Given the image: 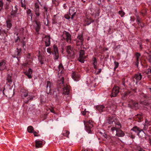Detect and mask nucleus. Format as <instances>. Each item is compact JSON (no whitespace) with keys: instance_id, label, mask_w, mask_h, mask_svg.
<instances>
[{"instance_id":"57","label":"nucleus","mask_w":151,"mask_h":151,"mask_svg":"<svg viewBox=\"0 0 151 151\" xmlns=\"http://www.w3.org/2000/svg\"><path fill=\"white\" fill-rule=\"evenodd\" d=\"M139 151H145L142 148H140V149L139 150Z\"/></svg>"},{"instance_id":"32","label":"nucleus","mask_w":151,"mask_h":151,"mask_svg":"<svg viewBox=\"0 0 151 151\" xmlns=\"http://www.w3.org/2000/svg\"><path fill=\"white\" fill-rule=\"evenodd\" d=\"M5 90V89L4 87L3 88L2 87H1V86H0V94H4V91Z\"/></svg>"},{"instance_id":"9","label":"nucleus","mask_w":151,"mask_h":151,"mask_svg":"<svg viewBox=\"0 0 151 151\" xmlns=\"http://www.w3.org/2000/svg\"><path fill=\"white\" fill-rule=\"evenodd\" d=\"M52 54L54 55L53 57L55 59L57 60L59 58L58 47L57 46L54 45L53 47Z\"/></svg>"},{"instance_id":"27","label":"nucleus","mask_w":151,"mask_h":151,"mask_svg":"<svg viewBox=\"0 0 151 151\" xmlns=\"http://www.w3.org/2000/svg\"><path fill=\"white\" fill-rule=\"evenodd\" d=\"M70 134V132L68 130H64L63 131L62 134L64 136L66 137L67 138H69V134Z\"/></svg>"},{"instance_id":"30","label":"nucleus","mask_w":151,"mask_h":151,"mask_svg":"<svg viewBox=\"0 0 151 151\" xmlns=\"http://www.w3.org/2000/svg\"><path fill=\"white\" fill-rule=\"evenodd\" d=\"M27 13L28 16L31 17V20H32V14L31 10L30 9H28L27 10Z\"/></svg>"},{"instance_id":"22","label":"nucleus","mask_w":151,"mask_h":151,"mask_svg":"<svg viewBox=\"0 0 151 151\" xmlns=\"http://www.w3.org/2000/svg\"><path fill=\"white\" fill-rule=\"evenodd\" d=\"M140 56V54L139 53L137 52L136 53L135 55V56L136 58V62L137 63L136 64V65L137 66V67H138V64H139V58Z\"/></svg>"},{"instance_id":"53","label":"nucleus","mask_w":151,"mask_h":151,"mask_svg":"<svg viewBox=\"0 0 151 151\" xmlns=\"http://www.w3.org/2000/svg\"><path fill=\"white\" fill-rule=\"evenodd\" d=\"M86 111L85 110V109L84 111H83L82 113V114L83 115H85L86 114Z\"/></svg>"},{"instance_id":"42","label":"nucleus","mask_w":151,"mask_h":151,"mask_svg":"<svg viewBox=\"0 0 151 151\" xmlns=\"http://www.w3.org/2000/svg\"><path fill=\"white\" fill-rule=\"evenodd\" d=\"M115 68H117L119 66V63L118 62L115 61L114 62Z\"/></svg>"},{"instance_id":"8","label":"nucleus","mask_w":151,"mask_h":151,"mask_svg":"<svg viewBox=\"0 0 151 151\" xmlns=\"http://www.w3.org/2000/svg\"><path fill=\"white\" fill-rule=\"evenodd\" d=\"M52 85L50 81H47L45 84V87L46 88V92L48 94H51L52 91L51 87Z\"/></svg>"},{"instance_id":"2","label":"nucleus","mask_w":151,"mask_h":151,"mask_svg":"<svg viewBox=\"0 0 151 151\" xmlns=\"http://www.w3.org/2000/svg\"><path fill=\"white\" fill-rule=\"evenodd\" d=\"M111 129L113 133H114L115 135L117 137H122L125 135V134L122 130L120 129H117L114 127H111Z\"/></svg>"},{"instance_id":"46","label":"nucleus","mask_w":151,"mask_h":151,"mask_svg":"<svg viewBox=\"0 0 151 151\" xmlns=\"http://www.w3.org/2000/svg\"><path fill=\"white\" fill-rule=\"evenodd\" d=\"M96 63H97L96 60L95 58H94V61H93V65H96Z\"/></svg>"},{"instance_id":"45","label":"nucleus","mask_w":151,"mask_h":151,"mask_svg":"<svg viewBox=\"0 0 151 151\" xmlns=\"http://www.w3.org/2000/svg\"><path fill=\"white\" fill-rule=\"evenodd\" d=\"M32 133H33L34 134L35 137H37L39 136L38 135H37V132L35 131Z\"/></svg>"},{"instance_id":"11","label":"nucleus","mask_w":151,"mask_h":151,"mask_svg":"<svg viewBox=\"0 0 151 151\" xmlns=\"http://www.w3.org/2000/svg\"><path fill=\"white\" fill-rule=\"evenodd\" d=\"M77 45H82L83 44V39L82 34L79 35L77 38Z\"/></svg>"},{"instance_id":"51","label":"nucleus","mask_w":151,"mask_h":151,"mask_svg":"<svg viewBox=\"0 0 151 151\" xmlns=\"http://www.w3.org/2000/svg\"><path fill=\"white\" fill-rule=\"evenodd\" d=\"M147 129V126L146 125H144V127L143 128V129L144 130H146Z\"/></svg>"},{"instance_id":"52","label":"nucleus","mask_w":151,"mask_h":151,"mask_svg":"<svg viewBox=\"0 0 151 151\" xmlns=\"http://www.w3.org/2000/svg\"><path fill=\"white\" fill-rule=\"evenodd\" d=\"M147 89L148 90V91H149L151 93V86L150 87H148L147 88Z\"/></svg>"},{"instance_id":"35","label":"nucleus","mask_w":151,"mask_h":151,"mask_svg":"<svg viewBox=\"0 0 151 151\" xmlns=\"http://www.w3.org/2000/svg\"><path fill=\"white\" fill-rule=\"evenodd\" d=\"M24 74L28 76L29 78H31V74H30V73H29L27 71L24 72Z\"/></svg>"},{"instance_id":"31","label":"nucleus","mask_w":151,"mask_h":151,"mask_svg":"<svg viewBox=\"0 0 151 151\" xmlns=\"http://www.w3.org/2000/svg\"><path fill=\"white\" fill-rule=\"evenodd\" d=\"M64 81V78L61 77L60 80L59 79L58 80V83L60 84H63Z\"/></svg>"},{"instance_id":"44","label":"nucleus","mask_w":151,"mask_h":151,"mask_svg":"<svg viewBox=\"0 0 151 151\" xmlns=\"http://www.w3.org/2000/svg\"><path fill=\"white\" fill-rule=\"evenodd\" d=\"M9 4L6 3L5 5H4V7L6 9H9Z\"/></svg>"},{"instance_id":"3","label":"nucleus","mask_w":151,"mask_h":151,"mask_svg":"<svg viewBox=\"0 0 151 151\" xmlns=\"http://www.w3.org/2000/svg\"><path fill=\"white\" fill-rule=\"evenodd\" d=\"M87 55H85V53L83 50H81L80 52L79 57L78 60L82 63H83L85 59L86 58Z\"/></svg>"},{"instance_id":"18","label":"nucleus","mask_w":151,"mask_h":151,"mask_svg":"<svg viewBox=\"0 0 151 151\" xmlns=\"http://www.w3.org/2000/svg\"><path fill=\"white\" fill-rule=\"evenodd\" d=\"M35 142L36 143L35 147L36 148L42 147V141L36 140Z\"/></svg>"},{"instance_id":"24","label":"nucleus","mask_w":151,"mask_h":151,"mask_svg":"<svg viewBox=\"0 0 151 151\" xmlns=\"http://www.w3.org/2000/svg\"><path fill=\"white\" fill-rule=\"evenodd\" d=\"M137 135L139 137L143 138L145 136V134L143 130L142 129L137 134Z\"/></svg>"},{"instance_id":"64","label":"nucleus","mask_w":151,"mask_h":151,"mask_svg":"<svg viewBox=\"0 0 151 151\" xmlns=\"http://www.w3.org/2000/svg\"><path fill=\"white\" fill-rule=\"evenodd\" d=\"M28 95H24V96L25 97H28Z\"/></svg>"},{"instance_id":"23","label":"nucleus","mask_w":151,"mask_h":151,"mask_svg":"<svg viewBox=\"0 0 151 151\" xmlns=\"http://www.w3.org/2000/svg\"><path fill=\"white\" fill-rule=\"evenodd\" d=\"M63 70V66L61 64H60L58 66V73H62Z\"/></svg>"},{"instance_id":"63","label":"nucleus","mask_w":151,"mask_h":151,"mask_svg":"<svg viewBox=\"0 0 151 151\" xmlns=\"http://www.w3.org/2000/svg\"><path fill=\"white\" fill-rule=\"evenodd\" d=\"M40 63L41 64H42L43 63V62L42 61H40Z\"/></svg>"},{"instance_id":"17","label":"nucleus","mask_w":151,"mask_h":151,"mask_svg":"<svg viewBox=\"0 0 151 151\" xmlns=\"http://www.w3.org/2000/svg\"><path fill=\"white\" fill-rule=\"evenodd\" d=\"M119 88L117 86H115L113 88L112 94H117L119 92Z\"/></svg>"},{"instance_id":"16","label":"nucleus","mask_w":151,"mask_h":151,"mask_svg":"<svg viewBox=\"0 0 151 151\" xmlns=\"http://www.w3.org/2000/svg\"><path fill=\"white\" fill-rule=\"evenodd\" d=\"M45 42L46 47L49 46L50 44V37L49 36H46L44 38Z\"/></svg>"},{"instance_id":"20","label":"nucleus","mask_w":151,"mask_h":151,"mask_svg":"<svg viewBox=\"0 0 151 151\" xmlns=\"http://www.w3.org/2000/svg\"><path fill=\"white\" fill-rule=\"evenodd\" d=\"M63 94H69V88L68 86L65 87L63 89Z\"/></svg>"},{"instance_id":"4","label":"nucleus","mask_w":151,"mask_h":151,"mask_svg":"<svg viewBox=\"0 0 151 151\" xmlns=\"http://www.w3.org/2000/svg\"><path fill=\"white\" fill-rule=\"evenodd\" d=\"M67 52L68 53L67 57L68 59L74 58V53L70 46H68L67 47Z\"/></svg>"},{"instance_id":"34","label":"nucleus","mask_w":151,"mask_h":151,"mask_svg":"<svg viewBox=\"0 0 151 151\" xmlns=\"http://www.w3.org/2000/svg\"><path fill=\"white\" fill-rule=\"evenodd\" d=\"M133 102V104L132 105L133 107H135L136 108H138L139 107V104L138 103H134L133 102V101L132 102Z\"/></svg>"},{"instance_id":"14","label":"nucleus","mask_w":151,"mask_h":151,"mask_svg":"<svg viewBox=\"0 0 151 151\" xmlns=\"http://www.w3.org/2000/svg\"><path fill=\"white\" fill-rule=\"evenodd\" d=\"M72 77L74 81H78L80 78V76L77 73L73 72L72 74Z\"/></svg>"},{"instance_id":"15","label":"nucleus","mask_w":151,"mask_h":151,"mask_svg":"<svg viewBox=\"0 0 151 151\" xmlns=\"http://www.w3.org/2000/svg\"><path fill=\"white\" fill-rule=\"evenodd\" d=\"M116 118L113 116L112 117H109L108 119L107 120V122L109 124H113L114 126V122H115Z\"/></svg>"},{"instance_id":"55","label":"nucleus","mask_w":151,"mask_h":151,"mask_svg":"<svg viewBox=\"0 0 151 151\" xmlns=\"http://www.w3.org/2000/svg\"><path fill=\"white\" fill-rule=\"evenodd\" d=\"M65 18L66 19H68L70 18V17L68 16H65Z\"/></svg>"},{"instance_id":"37","label":"nucleus","mask_w":151,"mask_h":151,"mask_svg":"<svg viewBox=\"0 0 151 151\" xmlns=\"http://www.w3.org/2000/svg\"><path fill=\"white\" fill-rule=\"evenodd\" d=\"M119 13L122 17H123L125 14V13L122 11H119Z\"/></svg>"},{"instance_id":"25","label":"nucleus","mask_w":151,"mask_h":151,"mask_svg":"<svg viewBox=\"0 0 151 151\" xmlns=\"http://www.w3.org/2000/svg\"><path fill=\"white\" fill-rule=\"evenodd\" d=\"M104 108V107L103 105L97 106H96V109L99 111L100 112H102L103 109Z\"/></svg>"},{"instance_id":"28","label":"nucleus","mask_w":151,"mask_h":151,"mask_svg":"<svg viewBox=\"0 0 151 151\" xmlns=\"http://www.w3.org/2000/svg\"><path fill=\"white\" fill-rule=\"evenodd\" d=\"M6 22L7 29L8 30L10 28L12 25L10 20H7Z\"/></svg>"},{"instance_id":"5","label":"nucleus","mask_w":151,"mask_h":151,"mask_svg":"<svg viewBox=\"0 0 151 151\" xmlns=\"http://www.w3.org/2000/svg\"><path fill=\"white\" fill-rule=\"evenodd\" d=\"M142 76L140 73H137L135 74L132 77V81L133 84H137V83L139 82L141 79Z\"/></svg>"},{"instance_id":"43","label":"nucleus","mask_w":151,"mask_h":151,"mask_svg":"<svg viewBox=\"0 0 151 151\" xmlns=\"http://www.w3.org/2000/svg\"><path fill=\"white\" fill-rule=\"evenodd\" d=\"M101 69H99L98 71L97 72H95L94 73L96 75H97L99 74L101 72Z\"/></svg>"},{"instance_id":"10","label":"nucleus","mask_w":151,"mask_h":151,"mask_svg":"<svg viewBox=\"0 0 151 151\" xmlns=\"http://www.w3.org/2000/svg\"><path fill=\"white\" fill-rule=\"evenodd\" d=\"M77 9L75 7H71L69 9V13L70 15L71 16V19H73L74 17L75 16L77 12Z\"/></svg>"},{"instance_id":"41","label":"nucleus","mask_w":151,"mask_h":151,"mask_svg":"<svg viewBox=\"0 0 151 151\" xmlns=\"http://www.w3.org/2000/svg\"><path fill=\"white\" fill-rule=\"evenodd\" d=\"M27 99H28V100L27 101V103L29 101L32 100L33 99V98L32 97L30 96V95H29V97H27Z\"/></svg>"},{"instance_id":"39","label":"nucleus","mask_w":151,"mask_h":151,"mask_svg":"<svg viewBox=\"0 0 151 151\" xmlns=\"http://www.w3.org/2000/svg\"><path fill=\"white\" fill-rule=\"evenodd\" d=\"M17 9H16L14 10H12V12H11V15H15L17 13Z\"/></svg>"},{"instance_id":"61","label":"nucleus","mask_w":151,"mask_h":151,"mask_svg":"<svg viewBox=\"0 0 151 151\" xmlns=\"http://www.w3.org/2000/svg\"><path fill=\"white\" fill-rule=\"evenodd\" d=\"M6 96L8 97V98H11V97H12V95H11V96H9L8 97L6 95Z\"/></svg>"},{"instance_id":"47","label":"nucleus","mask_w":151,"mask_h":151,"mask_svg":"<svg viewBox=\"0 0 151 151\" xmlns=\"http://www.w3.org/2000/svg\"><path fill=\"white\" fill-rule=\"evenodd\" d=\"M47 52H48L50 54H51V52L50 50V48H47Z\"/></svg>"},{"instance_id":"54","label":"nucleus","mask_w":151,"mask_h":151,"mask_svg":"<svg viewBox=\"0 0 151 151\" xmlns=\"http://www.w3.org/2000/svg\"><path fill=\"white\" fill-rule=\"evenodd\" d=\"M21 51V50L20 49H19V50H18L17 51V56L19 54V52H20Z\"/></svg>"},{"instance_id":"7","label":"nucleus","mask_w":151,"mask_h":151,"mask_svg":"<svg viewBox=\"0 0 151 151\" xmlns=\"http://www.w3.org/2000/svg\"><path fill=\"white\" fill-rule=\"evenodd\" d=\"M62 36L64 39H66L68 43H70L71 35L68 32L66 31L64 32Z\"/></svg>"},{"instance_id":"13","label":"nucleus","mask_w":151,"mask_h":151,"mask_svg":"<svg viewBox=\"0 0 151 151\" xmlns=\"http://www.w3.org/2000/svg\"><path fill=\"white\" fill-rule=\"evenodd\" d=\"M6 60H2L0 61V70H3L6 69Z\"/></svg>"},{"instance_id":"21","label":"nucleus","mask_w":151,"mask_h":151,"mask_svg":"<svg viewBox=\"0 0 151 151\" xmlns=\"http://www.w3.org/2000/svg\"><path fill=\"white\" fill-rule=\"evenodd\" d=\"M115 122H114V125L116 128L117 129H120L121 128V126L120 123L117 121L116 119H115Z\"/></svg>"},{"instance_id":"12","label":"nucleus","mask_w":151,"mask_h":151,"mask_svg":"<svg viewBox=\"0 0 151 151\" xmlns=\"http://www.w3.org/2000/svg\"><path fill=\"white\" fill-rule=\"evenodd\" d=\"M33 24L34 28L36 30V32L38 33L40 28V22L35 21L33 22Z\"/></svg>"},{"instance_id":"29","label":"nucleus","mask_w":151,"mask_h":151,"mask_svg":"<svg viewBox=\"0 0 151 151\" xmlns=\"http://www.w3.org/2000/svg\"><path fill=\"white\" fill-rule=\"evenodd\" d=\"M27 130L28 132L30 133H32L34 131L33 127L31 126L28 127Z\"/></svg>"},{"instance_id":"40","label":"nucleus","mask_w":151,"mask_h":151,"mask_svg":"<svg viewBox=\"0 0 151 151\" xmlns=\"http://www.w3.org/2000/svg\"><path fill=\"white\" fill-rule=\"evenodd\" d=\"M137 23L139 24V23H140V19L139 17L138 16H137Z\"/></svg>"},{"instance_id":"62","label":"nucleus","mask_w":151,"mask_h":151,"mask_svg":"<svg viewBox=\"0 0 151 151\" xmlns=\"http://www.w3.org/2000/svg\"><path fill=\"white\" fill-rule=\"evenodd\" d=\"M81 1L83 2H86V1H87V0H81Z\"/></svg>"},{"instance_id":"50","label":"nucleus","mask_w":151,"mask_h":151,"mask_svg":"<svg viewBox=\"0 0 151 151\" xmlns=\"http://www.w3.org/2000/svg\"><path fill=\"white\" fill-rule=\"evenodd\" d=\"M147 73L149 74V73H151V69H148L147 71L146 72Z\"/></svg>"},{"instance_id":"1","label":"nucleus","mask_w":151,"mask_h":151,"mask_svg":"<svg viewBox=\"0 0 151 151\" xmlns=\"http://www.w3.org/2000/svg\"><path fill=\"white\" fill-rule=\"evenodd\" d=\"M85 129L86 130L89 134L92 133V130L93 127V122L92 121H84Z\"/></svg>"},{"instance_id":"60","label":"nucleus","mask_w":151,"mask_h":151,"mask_svg":"<svg viewBox=\"0 0 151 151\" xmlns=\"http://www.w3.org/2000/svg\"><path fill=\"white\" fill-rule=\"evenodd\" d=\"M117 95H110L111 97H116V96Z\"/></svg>"},{"instance_id":"59","label":"nucleus","mask_w":151,"mask_h":151,"mask_svg":"<svg viewBox=\"0 0 151 151\" xmlns=\"http://www.w3.org/2000/svg\"><path fill=\"white\" fill-rule=\"evenodd\" d=\"M149 142L150 144V145H151V138H149Z\"/></svg>"},{"instance_id":"6","label":"nucleus","mask_w":151,"mask_h":151,"mask_svg":"<svg viewBox=\"0 0 151 151\" xmlns=\"http://www.w3.org/2000/svg\"><path fill=\"white\" fill-rule=\"evenodd\" d=\"M7 82L5 86H9L8 88L9 89H11L12 87L13 86V85H12V80L11 79V75L10 74H8L7 76Z\"/></svg>"},{"instance_id":"33","label":"nucleus","mask_w":151,"mask_h":151,"mask_svg":"<svg viewBox=\"0 0 151 151\" xmlns=\"http://www.w3.org/2000/svg\"><path fill=\"white\" fill-rule=\"evenodd\" d=\"M85 22H86L85 24L86 25H89L91 22H93V21L92 20H88V19L86 20Z\"/></svg>"},{"instance_id":"26","label":"nucleus","mask_w":151,"mask_h":151,"mask_svg":"<svg viewBox=\"0 0 151 151\" xmlns=\"http://www.w3.org/2000/svg\"><path fill=\"white\" fill-rule=\"evenodd\" d=\"M150 51L151 52V43H150V48L149 49ZM147 59L150 63H151V54H149L147 53Z\"/></svg>"},{"instance_id":"56","label":"nucleus","mask_w":151,"mask_h":151,"mask_svg":"<svg viewBox=\"0 0 151 151\" xmlns=\"http://www.w3.org/2000/svg\"><path fill=\"white\" fill-rule=\"evenodd\" d=\"M93 66L94 69H95L96 70V69L97 68L96 65H93Z\"/></svg>"},{"instance_id":"38","label":"nucleus","mask_w":151,"mask_h":151,"mask_svg":"<svg viewBox=\"0 0 151 151\" xmlns=\"http://www.w3.org/2000/svg\"><path fill=\"white\" fill-rule=\"evenodd\" d=\"M35 7L36 8V10L37 11H39V4L38 3H36L35 4Z\"/></svg>"},{"instance_id":"19","label":"nucleus","mask_w":151,"mask_h":151,"mask_svg":"<svg viewBox=\"0 0 151 151\" xmlns=\"http://www.w3.org/2000/svg\"><path fill=\"white\" fill-rule=\"evenodd\" d=\"M142 129L137 126H134L131 130L137 133V134Z\"/></svg>"},{"instance_id":"36","label":"nucleus","mask_w":151,"mask_h":151,"mask_svg":"<svg viewBox=\"0 0 151 151\" xmlns=\"http://www.w3.org/2000/svg\"><path fill=\"white\" fill-rule=\"evenodd\" d=\"M4 4L2 1H0V11H1L3 9Z\"/></svg>"},{"instance_id":"58","label":"nucleus","mask_w":151,"mask_h":151,"mask_svg":"<svg viewBox=\"0 0 151 151\" xmlns=\"http://www.w3.org/2000/svg\"><path fill=\"white\" fill-rule=\"evenodd\" d=\"M50 111L54 113V109H51L50 110Z\"/></svg>"},{"instance_id":"49","label":"nucleus","mask_w":151,"mask_h":151,"mask_svg":"<svg viewBox=\"0 0 151 151\" xmlns=\"http://www.w3.org/2000/svg\"><path fill=\"white\" fill-rule=\"evenodd\" d=\"M27 71L28 72H29V73H30V74H32V70L31 68L29 69L28 71Z\"/></svg>"},{"instance_id":"48","label":"nucleus","mask_w":151,"mask_h":151,"mask_svg":"<svg viewBox=\"0 0 151 151\" xmlns=\"http://www.w3.org/2000/svg\"><path fill=\"white\" fill-rule=\"evenodd\" d=\"M38 11H37L36 10L35 12V14L37 16H39L40 15V14L39 13Z\"/></svg>"}]
</instances>
